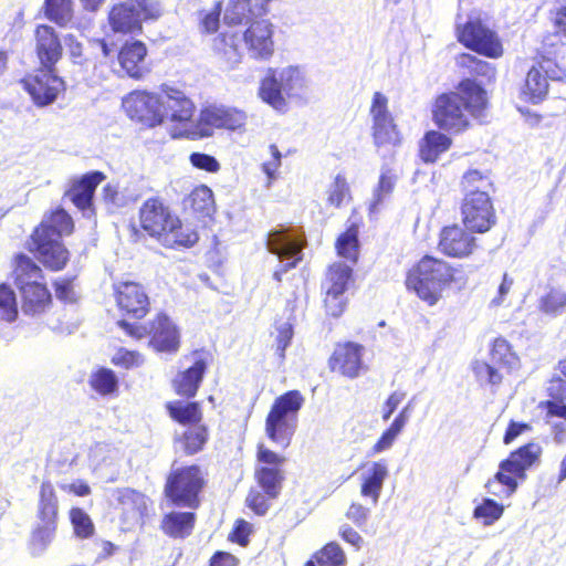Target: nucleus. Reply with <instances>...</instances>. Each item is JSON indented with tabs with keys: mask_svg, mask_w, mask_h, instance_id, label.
<instances>
[{
	"mask_svg": "<svg viewBox=\"0 0 566 566\" xmlns=\"http://www.w3.org/2000/svg\"><path fill=\"white\" fill-rule=\"evenodd\" d=\"M546 394L548 399L541 401L538 407L546 411V417L566 421V356L558 360L556 374L548 380Z\"/></svg>",
	"mask_w": 566,
	"mask_h": 566,
	"instance_id": "c756f323",
	"label": "nucleus"
},
{
	"mask_svg": "<svg viewBox=\"0 0 566 566\" xmlns=\"http://www.w3.org/2000/svg\"><path fill=\"white\" fill-rule=\"evenodd\" d=\"M122 107L132 120L149 128L159 126L165 120L161 98L156 93L133 91L123 98Z\"/></svg>",
	"mask_w": 566,
	"mask_h": 566,
	"instance_id": "a211bd4d",
	"label": "nucleus"
},
{
	"mask_svg": "<svg viewBox=\"0 0 566 566\" xmlns=\"http://www.w3.org/2000/svg\"><path fill=\"white\" fill-rule=\"evenodd\" d=\"M148 346L156 353L168 355L177 354L181 347L180 329L164 312L148 322Z\"/></svg>",
	"mask_w": 566,
	"mask_h": 566,
	"instance_id": "b1692460",
	"label": "nucleus"
},
{
	"mask_svg": "<svg viewBox=\"0 0 566 566\" xmlns=\"http://www.w3.org/2000/svg\"><path fill=\"white\" fill-rule=\"evenodd\" d=\"M463 198L460 205L462 224L478 234L489 232L496 224V211L491 198L494 184L490 171L467 170L460 180Z\"/></svg>",
	"mask_w": 566,
	"mask_h": 566,
	"instance_id": "423d86ee",
	"label": "nucleus"
},
{
	"mask_svg": "<svg viewBox=\"0 0 566 566\" xmlns=\"http://www.w3.org/2000/svg\"><path fill=\"white\" fill-rule=\"evenodd\" d=\"M19 83L38 107L53 104L65 90L64 81L55 71H48L44 67H40L36 73L24 75Z\"/></svg>",
	"mask_w": 566,
	"mask_h": 566,
	"instance_id": "6ab92c4d",
	"label": "nucleus"
},
{
	"mask_svg": "<svg viewBox=\"0 0 566 566\" xmlns=\"http://www.w3.org/2000/svg\"><path fill=\"white\" fill-rule=\"evenodd\" d=\"M114 296L123 317L143 319L150 311V298L145 287L135 281H122L114 287Z\"/></svg>",
	"mask_w": 566,
	"mask_h": 566,
	"instance_id": "4be33fe9",
	"label": "nucleus"
},
{
	"mask_svg": "<svg viewBox=\"0 0 566 566\" xmlns=\"http://www.w3.org/2000/svg\"><path fill=\"white\" fill-rule=\"evenodd\" d=\"M532 60V65L541 70L551 81L566 78V43L554 39L553 34L544 35Z\"/></svg>",
	"mask_w": 566,
	"mask_h": 566,
	"instance_id": "aec40b11",
	"label": "nucleus"
},
{
	"mask_svg": "<svg viewBox=\"0 0 566 566\" xmlns=\"http://www.w3.org/2000/svg\"><path fill=\"white\" fill-rule=\"evenodd\" d=\"M373 138L377 147L397 146L402 139L394 117L373 122Z\"/></svg>",
	"mask_w": 566,
	"mask_h": 566,
	"instance_id": "c03bdc74",
	"label": "nucleus"
},
{
	"mask_svg": "<svg viewBox=\"0 0 566 566\" xmlns=\"http://www.w3.org/2000/svg\"><path fill=\"white\" fill-rule=\"evenodd\" d=\"M412 410L411 402H408L406 406L401 408V410L397 413V416L394 418L389 427L384 430L379 439L376 441V443L371 448V453L377 454L380 453L387 449H389L397 437L402 432L406 424L408 423L410 419V413Z\"/></svg>",
	"mask_w": 566,
	"mask_h": 566,
	"instance_id": "ea45409f",
	"label": "nucleus"
},
{
	"mask_svg": "<svg viewBox=\"0 0 566 566\" xmlns=\"http://www.w3.org/2000/svg\"><path fill=\"white\" fill-rule=\"evenodd\" d=\"M457 41L465 49L488 59H500L504 53L501 38L479 17L455 25Z\"/></svg>",
	"mask_w": 566,
	"mask_h": 566,
	"instance_id": "dca6fc26",
	"label": "nucleus"
},
{
	"mask_svg": "<svg viewBox=\"0 0 566 566\" xmlns=\"http://www.w3.org/2000/svg\"><path fill=\"white\" fill-rule=\"evenodd\" d=\"M19 318L17 293L7 282L0 283V321L14 323Z\"/></svg>",
	"mask_w": 566,
	"mask_h": 566,
	"instance_id": "49530a36",
	"label": "nucleus"
},
{
	"mask_svg": "<svg viewBox=\"0 0 566 566\" xmlns=\"http://www.w3.org/2000/svg\"><path fill=\"white\" fill-rule=\"evenodd\" d=\"M543 453L541 443L533 440L512 450L499 463L497 472L485 482L488 493L497 499L511 497L526 481L527 472L541 465Z\"/></svg>",
	"mask_w": 566,
	"mask_h": 566,
	"instance_id": "6e6552de",
	"label": "nucleus"
},
{
	"mask_svg": "<svg viewBox=\"0 0 566 566\" xmlns=\"http://www.w3.org/2000/svg\"><path fill=\"white\" fill-rule=\"evenodd\" d=\"M211 54L219 65L228 71L234 70L243 59L238 32L223 31L211 41Z\"/></svg>",
	"mask_w": 566,
	"mask_h": 566,
	"instance_id": "2f4dec72",
	"label": "nucleus"
},
{
	"mask_svg": "<svg viewBox=\"0 0 566 566\" xmlns=\"http://www.w3.org/2000/svg\"><path fill=\"white\" fill-rule=\"evenodd\" d=\"M474 233L463 224L452 223L444 226L439 231L437 248L447 258L457 260L469 259L479 247Z\"/></svg>",
	"mask_w": 566,
	"mask_h": 566,
	"instance_id": "412c9836",
	"label": "nucleus"
},
{
	"mask_svg": "<svg viewBox=\"0 0 566 566\" xmlns=\"http://www.w3.org/2000/svg\"><path fill=\"white\" fill-rule=\"evenodd\" d=\"M165 410L171 421L186 428L174 437V443L179 446L182 454L193 457L201 453L210 440V429L203 423L201 401L170 400L165 403Z\"/></svg>",
	"mask_w": 566,
	"mask_h": 566,
	"instance_id": "1a4fd4ad",
	"label": "nucleus"
},
{
	"mask_svg": "<svg viewBox=\"0 0 566 566\" xmlns=\"http://www.w3.org/2000/svg\"><path fill=\"white\" fill-rule=\"evenodd\" d=\"M75 230L72 216L63 208L49 210L28 238L27 249L49 271L59 272L70 261V251L63 237Z\"/></svg>",
	"mask_w": 566,
	"mask_h": 566,
	"instance_id": "7ed1b4c3",
	"label": "nucleus"
},
{
	"mask_svg": "<svg viewBox=\"0 0 566 566\" xmlns=\"http://www.w3.org/2000/svg\"><path fill=\"white\" fill-rule=\"evenodd\" d=\"M272 0H229L226 20L230 25L245 24L242 42L249 57L268 62L275 53L274 24L266 18Z\"/></svg>",
	"mask_w": 566,
	"mask_h": 566,
	"instance_id": "f03ea898",
	"label": "nucleus"
},
{
	"mask_svg": "<svg viewBox=\"0 0 566 566\" xmlns=\"http://www.w3.org/2000/svg\"><path fill=\"white\" fill-rule=\"evenodd\" d=\"M549 22L554 29V39L566 40V4L549 11Z\"/></svg>",
	"mask_w": 566,
	"mask_h": 566,
	"instance_id": "69168bd1",
	"label": "nucleus"
},
{
	"mask_svg": "<svg viewBox=\"0 0 566 566\" xmlns=\"http://www.w3.org/2000/svg\"><path fill=\"white\" fill-rule=\"evenodd\" d=\"M364 347L354 342L337 343L327 365L331 373L344 378L355 379L366 368L363 361Z\"/></svg>",
	"mask_w": 566,
	"mask_h": 566,
	"instance_id": "393cba45",
	"label": "nucleus"
},
{
	"mask_svg": "<svg viewBox=\"0 0 566 566\" xmlns=\"http://www.w3.org/2000/svg\"><path fill=\"white\" fill-rule=\"evenodd\" d=\"M304 401L303 395L295 389L274 399L264 421L265 436L273 444L282 449L291 446Z\"/></svg>",
	"mask_w": 566,
	"mask_h": 566,
	"instance_id": "9b49d317",
	"label": "nucleus"
},
{
	"mask_svg": "<svg viewBox=\"0 0 566 566\" xmlns=\"http://www.w3.org/2000/svg\"><path fill=\"white\" fill-rule=\"evenodd\" d=\"M190 355L192 356V364L177 371L171 379L174 392L185 398V401H193L192 399L197 396L209 366L208 355L202 349H195Z\"/></svg>",
	"mask_w": 566,
	"mask_h": 566,
	"instance_id": "5701e85b",
	"label": "nucleus"
},
{
	"mask_svg": "<svg viewBox=\"0 0 566 566\" xmlns=\"http://www.w3.org/2000/svg\"><path fill=\"white\" fill-rule=\"evenodd\" d=\"M164 12L160 0H117L109 8L107 21L114 33L139 35L144 22L158 21Z\"/></svg>",
	"mask_w": 566,
	"mask_h": 566,
	"instance_id": "f8f14e48",
	"label": "nucleus"
},
{
	"mask_svg": "<svg viewBox=\"0 0 566 566\" xmlns=\"http://www.w3.org/2000/svg\"><path fill=\"white\" fill-rule=\"evenodd\" d=\"M69 518L75 537L87 539L95 534V525L90 515L82 507H71Z\"/></svg>",
	"mask_w": 566,
	"mask_h": 566,
	"instance_id": "8fccbe9b",
	"label": "nucleus"
},
{
	"mask_svg": "<svg viewBox=\"0 0 566 566\" xmlns=\"http://www.w3.org/2000/svg\"><path fill=\"white\" fill-rule=\"evenodd\" d=\"M286 458L264 442L255 447V464L253 479L258 488H251L244 500V505L256 516H265L277 499L285 482L284 464Z\"/></svg>",
	"mask_w": 566,
	"mask_h": 566,
	"instance_id": "0eeeda50",
	"label": "nucleus"
},
{
	"mask_svg": "<svg viewBox=\"0 0 566 566\" xmlns=\"http://www.w3.org/2000/svg\"><path fill=\"white\" fill-rule=\"evenodd\" d=\"M208 485V472L198 463L171 467L166 475L164 495L177 507L196 510Z\"/></svg>",
	"mask_w": 566,
	"mask_h": 566,
	"instance_id": "9d476101",
	"label": "nucleus"
},
{
	"mask_svg": "<svg viewBox=\"0 0 566 566\" xmlns=\"http://www.w3.org/2000/svg\"><path fill=\"white\" fill-rule=\"evenodd\" d=\"M504 513V506L497 503L495 500L486 497L473 510V517L481 520L484 525H492Z\"/></svg>",
	"mask_w": 566,
	"mask_h": 566,
	"instance_id": "4d7b16f0",
	"label": "nucleus"
},
{
	"mask_svg": "<svg viewBox=\"0 0 566 566\" xmlns=\"http://www.w3.org/2000/svg\"><path fill=\"white\" fill-rule=\"evenodd\" d=\"M460 265L431 254L422 255L406 272L405 286L428 306H434L443 292L463 282Z\"/></svg>",
	"mask_w": 566,
	"mask_h": 566,
	"instance_id": "39448f33",
	"label": "nucleus"
},
{
	"mask_svg": "<svg viewBox=\"0 0 566 566\" xmlns=\"http://www.w3.org/2000/svg\"><path fill=\"white\" fill-rule=\"evenodd\" d=\"M159 96L165 118H169L172 123L181 124L182 128H188L187 124L192 120L196 105L186 93L177 87L163 84Z\"/></svg>",
	"mask_w": 566,
	"mask_h": 566,
	"instance_id": "a878e982",
	"label": "nucleus"
},
{
	"mask_svg": "<svg viewBox=\"0 0 566 566\" xmlns=\"http://www.w3.org/2000/svg\"><path fill=\"white\" fill-rule=\"evenodd\" d=\"M566 307V292L562 289L552 287L541 298L538 308L548 315H557Z\"/></svg>",
	"mask_w": 566,
	"mask_h": 566,
	"instance_id": "6e6d98bb",
	"label": "nucleus"
},
{
	"mask_svg": "<svg viewBox=\"0 0 566 566\" xmlns=\"http://www.w3.org/2000/svg\"><path fill=\"white\" fill-rule=\"evenodd\" d=\"M354 282L353 268L344 262L335 261L324 272L321 281V291L346 293Z\"/></svg>",
	"mask_w": 566,
	"mask_h": 566,
	"instance_id": "e433bc0d",
	"label": "nucleus"
},
{
	"mask_svg": "<svg viewBox=\"0 0 566 566\" xmlns=\"http://www.w3.org/2000/svg\"><path fill=\"white\" fill-rule=\"evenodd\" d=\"M91 388L101 396L112 395L117 391L118 379L109 368H98L90 377Z\"/></svg>",
	"mask_w": 566,
	"mask_h": 566,
	"instance_id": "09e8293b",
	"label": "nucleus"
},
{
	"mask_svg": "<svg viewBox=\"0 0 566 566\" xmlns=\"http://www.w3.org/2000/svg\"><path fill=\"white\" fill-rule=\"evenodd\" d=\"M186 202L192 212L200 214H209L214 202L213 192L206 185L197 186L188 195Z\"/></svg>",
	"mask_w": 566,
	"mask_h": 566,
	"instance_id": "603ef678",
	"label": "nucleus"
},
{
	"mask_svg": "<svg viewBox=\"0 0 566 566\" xmlns=\"http://www.w3.org/2000/svg\"><path fill=\"white\" fill-rule=\"evenodd\" d=\"M471 369L476 381L491 387H499L502 385L505 377L510 376V374L500 369V367L491 360L475 359L471 364Z\"/></svg>",
	"mask_w": 566,
	"mask_h": 566,
	"instance_id": "79ce46f5",
	"label": "nucleus"
},
{
	"mask_svg": "<svg viewBox=\"0 0 566 566\" xmlns=\"http://www.w3.org/2000/svg\"><path fill=\"white\" fill-rule=\"evenodd\" d=\"M113 496L123 514L140 520L148 515L149 499L144 493L132 488H118Z\"/></svg>",
	"mask_w": 566,
	"mask_h": 566,
	"instance_id": "72a5a7b5",
	"label": "nucleus"
},
{
	"mask_svg": "<svg viewBox=\"0 0 566 566\" xmlns=\"http://www.w3.org/2000/svg\"><path fill=\"white\" fill-rule=\"evenodd\" d=\"M147 45L136 39L125 41L117 51V62L124 75L139 81L149 73Z\"/></svg>",
	"mask_w": 566,
	"mask_h": 566,
	"instance_id": "cd10ccee",
	"label": "nucleus"
},
{
	"mask_svg": "<svg viewBox=\"0 0 566 566\" xmlns=\"http://www.w3.org/2000/svg\"><path fill=\"white\" fill-rule=\"evenodd\" d=\"M387 475L388 470L386 464L382 462H374L368 474L363 478L360 494L364 497L371 499L373 503L376 504Z\"/></svg>",
	"mask_w": 566,
	"mask_h": 566,
	"instance_id": "a19ab883",
	"label": "nucleus"
},
{
	"mask_svg": "<svg viewBox=\"0 0 566 566\" xmlns=\"http://www.w3.org/2000/svg\"><path fill=\"white\" fill-rule=\"evenodd\" d=\"M319 566H345L347 557L343 547L331 541L317 549L312 557Z\"/></svg>",
	"mask_w": 566,
	"mask_h": 566,
	"instance_id": "de8ad7c7",
	"label": "nucleus"
},
{
	"mask_svg": "<svg viewBox=\"0 0 566 566\" xmlns=\"http://www.w3.org/2000/svg\"><path fill=\"white\" fill-rule=\"evenodd\" d=\"M197 521L193 512L171 511L164 514L160 531L174 539H184L191 535Z\"/></svg>",
	"mask_w": 566,
	"mask_h": 566,
	"instance_id": "f704fd0d",
	"label": "nucleus"
},
{
	"mask_svg": "<svg viewBox=\"0 0 566 566\" xmlns=\"http://www.w3.org/2000/svg\"><path fill=\"white\" fill-rule=\"evenodd\" d=\"M111 361L115 366H119L125 369H130L140 366L144 361V357L137 350H129L124 347H120L112 357Z\"/></svg>",
	"mask_w": 566,
	"mask_h": 566,
	"instance_id": "680f3d73",
	"label": "nucleus"
},
{
	"mask_svg": "<svg viewBox=\"0 0 566 566\" xmlns=\"http://www.w3.org/2000/svg\"><path fill=\"white\" fill-rule=\"evenodd\" d=\"M54 294L57 300L64 303H74L76 301V295L74 291L73 279L63 277L54 281L53 283Z\"/></svg>",
	"mask_w": 566,
	"mask_h": 566,
	"instance_id": "774afa93",
	"label": "nucleus"
},
{
	"mask_svg": "<svg viewBox=\"0 0 566 566\" xmlns=\"http://www.w3.org/2000/svg\"><path fill=\"white\" fill-rule=\"evenodd\" d=\"M223 0H217L210 8H201L197 12V25L200 34H216L221 25Z\"/></svg>",
	"mask_w": 566,
	"mask_h": 566,
	"instance_id": "37998d69",
	"label": "nucleus"
},
{
	"mask_svg": "<svg viewBox=\"0 0 566 566\" xmlns=\"http://www.w3.org/2000/svg\"><path fill=\"white\" fill-rule=\"evenodd\" d=\"M247 120V113L237 107L208 106L200 111L195 126L174 130L171 136L196 140L212 136L216 129L241 133L245 129Z\"/></svg>",
	"mask_w": 566,
	"mask_h": 566,
	"instance_id": "4468645a",
	"label": "nucleus"
},
{
	"mask_svg": "<svg viewBox=\"0 0 566 566\" xmlns=\"http://www.w3.org/2000/svg\"><path fill=\"white\" fill-rule=\"evenodd\" d=\"M59 500L53 484L43 481L39 490L35 523L31 528L28 548L32 555L44 553L53 543L59 526Z\"/></svg>",
	"mask_w": 566,
	"mask_h": 566,
	"instance_id": "ddd939ff",
	"label": "nucleus"
},
{
	"mask_svg": "<svg viewBox=\"0 0 566 566\" xmlns=\"http://www.w3.org/2000/svg\"><path fill=\"white\" fill-rule=\"evenodd\" d=\"M275 354L280 360H284L285 350L291 345L294 332L293 326L289 322L275 324Z\"/></svg>",
	"mask_w": 566,
	"mask_h": 566,
	"instance_id": "052dcab7",
	"label": "nucleus"
},
{
	"mask_svg": "<svg viewBox=\"0 0 566 566\" xmlns=\"http://www.w3.org/2000/svg\"><path fill=\"white\" fill-rule=\"evenodd\" d=\"M34 52L40 67L55 71L63 56V45L57 32L49 24H39L34 30Z\"/></svg>",
	"mask_w": 566,
	"mask_h": 566,
	"instance_id": "bb28decb",
	"label": "nucleus"
},
{
	"mask_svg": "<svg viewBox=\"0 0 566 566\" xmlns=\"http://www.w3.org/2000/svg\"><path fill=\"white\" fill-rule=\"evenodd\" d=\"M189 160L195 168L207 172L214 174L220 170V163L209 154L196 151L190 154Z\"/></svg>",
	"mask_w": 566,
	"mask_h": 566,
	"instance_id": "338daca9",
	"label": "nucleus"
},
{
	"mask_svg": "<svg viewBox=\"0 0 566 566\" xmlns=\"http://www.w3.org/2000/svg\"><path fill=\"white\" fill-rule=\"evenodd\" d=\"M266 245L271 253L276 254L279 258L292 259L291 261L281 264L274 272L273 277L275 281L281 282L283 274L296 268L302 260L301 244L290 238L283 230L270 231L266 239Z\"/></svg>",
	"mask_w": 566,
	"mask_h": 566,
	"instance_id": "c85d7f7f",
	"label": "nucleus"
},
{
	"mask_svg": "<svg viewBox=\"0 0 566 566\" xmlns=\"http://www.w3.org/2000/svg\"><path fill=\"white\" fill-rule=\"evenodd\" d=\"M360 227L361 220L348 219L346 229L339 233L334 243L336 254L353 264L357 263L359 259Z\"/></svg>",
	"mask_w": 566,
	"mask_h": 566,
	"instance_id": "c9c22d12",
	"label": "nucleus"
},
{
	"mask_svg": "<svg viewBox=\"0 0 566 566\" xmlns=\"http://www.w3.org/2000/svg\"><path fill=\"white\" fill-rule=\"evenodd\" d=\"M352 200L349 182L345 174H337L327 189V205L334 208H340Z\"/></svg>",
	"mask_w": 566,
	"mask_h": 566,
	"instance_id": "3c124183",
	"label": "nucleus"
},
{
	"mask_svg": "<svg viewBox=\"0 0 566 566\" xmlns=\"http://www.w3.org/2000/svg\"><path fill=\"white\" fill-rule=\"evenodd\" d=\"M452 146V139L438 128L424 133L419 140L418 156L424 164H434Z\"/></svg>",
	"mask_w": 566,
	"mask_h": 566,
	"instance_id": "473e14b6",
	"label": "nucleus"
},
{
	"mask_svg": "<svg viewBox=\"0 0 566 566\" xmlns=\"http://www.w3.org/2000/svg\"><path fill=\"white\" fill-rule=\"evenodd\" d=\"M199 240V235L196 230L184 227L182 221L179 219V228L172 230L166 239H160L159 241L164 242L170 248H191Z\"/></svg>",
	"mask_w": 566,
	"mask_h": 566,
	"instance_id": "5fc2aeb1",
	"label": "nucleus"
},
{
	"mask_svg": "<svg viewBox=\"0 0 566 566\" xmlns=\"http://www.w3.org/2000/svg\"><path fill=\"white\" fill-rule=\"evenodd\" d=\"M458 65L465 70L471 76H489L494 73V69L490 63L480 60L470 53L459 54Z\"/></svg>",
	"mask_w": 566,
	"mask_h": 566,
	"instance_id": "13d9d810",
	"label": "nucleus"
},
{
	"mask_svg": "<svg viewBox=\"0 0 566 566\" xmlns=\"http://www.w3.org/2000/svg\"><path fill=\"white\" fill-rule=\"evenodd\" d=\"M138 222L143 232L158 241L166 239L172 230L179 228V217L159 196L149 197L140 205Z\"/></svg>",
	"mask_w": 566,
	"mask_h": 566,
	"instance_id": "f3484780",
	"label": "nucleus"
},
{
	"mask_svg": "<svg viewBox=\"0 0 566 566\" xmlns=\"http://www.w3.org/2000/svg\"><path fill=\"white\" fill-rule=\"evenodd\" d=\"M397 176L391 169L384 170L379 176V181L375 190V202L380 203L387 196H389L395 188Z\"/></svg>",
	"mask_w": 566,
	"mask_h": 566,
	"instance_id": "e2e57ef3",
	"label": "nucleus"
},
{
	"mask_svg": "<svg viewBox=\"0 0 566 566\" xmlns=\"http://www.w3.org/2000/svg\"><path fill=\"white\" fill-rule=\"evenodd\" d=\"M551 78L534 65L527 71L521 87V96L528 103H542L549 91Z\"/></svg>",
	"mask_w": 566,
	"mask_h": 566,
	"instance_id": "4c0bfd02",
	"label": "nucleus"
},
{
	"mask_svg": "<svg viewBox=\"0 0 566 566\" xmlns=\"http://www.w3.org/2000/svg\"><path fill=\"white\" fill-rule=\"evenodd\" d=\"M489 358L500 369L512 375L520 369L521 360L509 340L502 336L494 338L490 344Z\"/></svg>",
	"mask_w": 566,
	"mask_h": 566,
	"instance_id": "58836bf2",
	"label": "nucleus"
},
{
	"mask_svg": "<svg viewBox=\"0 0 566 566\" xmlns=\"http://www.w3.org/2000/svg\"><path fill=\"white\" fill-rule=\"evenodd\" d=\"M322 307L327 317L339 318L347 310L349 300L346 293L321 291Z\"/></svg>",
	"mask_w": 566,
	"mask_h": 566,
	"instance_id": "864d4df0",
	"label": "nucleus"
},
{
	"mask_svg": "<svg viewBox=\"0 0 566 566\" xmlns=\"http://www.w3.org/2000/svg\"><path fill=\"white\" fill-rule=\"evenodd\" d=\"M10 279L19 295L24 316L40 318L54 306V295L49 286L43 268L23 252L13 254L10 262Z\"/></svg>",
	"mask_w": 566,
	"mask_h": 566,
	"instance_id": "20e7f679",
	"label": "nucleus"
},
{
	"mask_svg": "<svg viewBox=\"0 0 566 566\" xmlns=\"http://www.w3.org/2000/svg\"><path fill=\"white\" fill-rule=\"evenodd\" d=\"M106 179L103 171L94 170L73 179L64 192V197L82 212L93 209L96 188Z\"/></svg>",
	"mask_w": 566,
	"mask_h": 566,
	"instance_id": "7c9ffc66",
	"label": "nucleus"
},
{
	"mask_svg": "<svg viewBox=\"0 0 566 566\" xmlns=\"http://www.w3.org/2000/svg\"><path fill=\"white\" fill-rule=\"evenodd\" d=\"M388 98L380 92H375L370 104V116L373 122L394 117L388 108Z\"/></svg>",
	"mask_w": 566,
	"mask_h": 566,
	"instance_id": "0e129e2a",
	"label": "nucleus"
},
{
	"mask_svg": "<svg viewBox=\"0 0 566 566\" xmlns=\"http://www.w3.org/2000/svg\"><path fill=\"white\" fill-rule=\"evenodd\" d=\"M44 15L59 27H65L73 20L72 0H44Z\"/></svg>",
	"mask_w": 566,
	"mask_h": 566,
	"instance_id": "a18cd8bd",
	"label": "nucleus"
},
{
	"mask_svg": "<svg viewBox=\"0 0 566 566\" xmlns=\"http://www.w3.org/2000/svg\"><path fill=\"white\" fill-rule=\"evenodd\" d=\"M253 532V525L250 522L244 518H237L228 534V541L241 547H247Z\"/></svg>",
	"mask_w": 566,
	"mask_h": 566,
	"instance_id": "bf43d9fd",
	"label": "nucleus"
},
{
	"mask_svg": "<svg viewBox=\"0 0 566 566\" xmlns=\"http://www.w3.org/2000/svg\"><path fill=\"white\" fill-rule=\"evenodd\" d=\"M488 107L485 88L473 78H462L452 91L438 94L431 106L434 125L449 135L469 130Z\"/></svg>",
	"mask_w": 566,
	"mask_h": 566,
	"instance_id": "f257e3e1",
	"label": "nucleus"
},
{
	"mask_svg": "<svg viewBox=\"0 0 566 566\" xmlns=\"http://www.w3.org/2000/svg\"><path fill=\"white\" fill-rule=\"evenodd\" d=\"M305 81L297 66L269 67L260 80L259 98L276 111L286 108V101L304 87Z\"/></svg>",
	"mask_w": 566,
	"mask_h": 566,
	"instance_id": "2eb2a0df",
	"label": "nucleus"
}]
</instances>
